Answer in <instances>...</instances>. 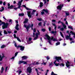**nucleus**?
<instances>
[{
	"instance_id": "obj_23",
	"label": "nucleus",
	"mask_w": 75,
	"mask_h": 75,
	"mask_svg": "<svg viewBox=\"0 0 75 75\" xmlns=\"http://www.w3.org/2000/svg\"><path fill=\"white\" fill-rule=\"evenodd\" d=\"M69 38L68 36V35H67L65 37V38L67 40H68L69 39Z\"/></svg>"
},
{
	"instance_id": "obj_31",
	"label": "nucleus",
	"mask_w": 75,
	"mask_h": 75,
	"mask_svg": "<svg viewBox=\"0 0 75 75\" xmlns=\"http://www.w3.org/2000/svg\"><path fill=\"white\" fill-rule=\"evenodd\" d=\"M68 28H70V29H71V30H73V28L72 26H69L68 27Z\"/></svg>"
},
{
	"instance_id": "obj_42",
	"label": "nucleus",
	"mask_w": 75,
	"mask_h": 75,
	"mask_svg": "<svg viewBox=\"0 0 75 75\" xmlns=\"http://www.w3.org/2000/svg\"><path fill=\"white\" fill-rule=\"evenodd\" d=\"M51 34H54V35H55V32L54 31H52L51 32Z\"/></svg>"
},
{
	"instance_id": "obj_62",
	"label": "nucleus",
	"mask_w": 75,
	"mask_h": 75,
	"mask_svg": "<svg viewBox=\"0 0 75 75\" xmlns=\"http://www.w3.org/2000/svg\"><path fill=\"white\" fill-rule=\"evenodd\" d=\"M2 57H5V56H4V53L2 54Z\"/></svg>"
},
{
	"instance_id": "obj_53",
	"label": "nucleus",
	"mask_w": 75,
	"mask_h": 75,
	"mask_svg": "<svg viewBox=\"0 0 75 75\" xmlns=\"http://www.w3.org/2000/svg\"><path fill=\"white\" fill-rule=\"evenodd\" d=\"M41 14L42 15V14H45V13H44V11H42L41 12Z\"/></svg>"
},
{
	"instance_id": "obj_15",
	"label": "nucleus",
	"mask_w": 75,
	"mask_h": 75,
	"mask_svg": "<svg viewBox=\"0 0 75 75\" xmlns=\"http://www.w3.org/2000/svg\"><path fill=\"white\" fill-rule=\"evenodd\" d=\"M70 33L72 34V35H74V37L75 38V33H74V32L72 31H70Z\"/></svg>"
},
{
	"instance_id": "obj_13",
	"label": "nucleus",
	"mask_w": 75,
	"mask_h": 75,
	"mask_svg": "<svg viewBox=\"0 0 75 75\" xmlns=\"http://www.w3.org/2000/svg\"><path fill=\"white\" fill-rule=\"evenodd\" d=\"M18 25H18V24L16 25V26H15V29L16 30H17V31H18L19 30V28H18Z\"/></svg>"
},
{
	"instance_id": "obj_30",
	"label": "nucleus",
	"mask_w": 75,
	"mask_h": 75,
	"mask_svg": "<svg viewBox=\"0 0 75 75\" xmlns=\"http://www.w3.org/2000/svg\"><path fill=\"white\" fill-rule=\"evenodd\" d=\"M60 33L61 36H62V37H63V38H64V35H63V34L62 33V32H60Z\"/></svg>"
},
{
	"instance_id": "obj_16",
	"label": "nucleus",
	"mask_w": 75,
	"mask_h": 75,
	"mask_svg": "<svg viewBox=\"0 0 75 75\" xmlns=\"http://www.w3.org/2000/svg\"><path fill=\"white\" fill-rule=\"evenodd\" d=\"M43 11H45V13H46L47 14H48V10H47L45 9H43Z\"/></svg>"
},
{
	"instance_id": "obj_3",
	"label": "nucleus",
	"mask_w": 75,
	"mask_h": 75,
	"mask_svg": "<svg viewBox=\"0 0 75 75\" xmlns=\"http://www.w3.org/2000/svg\"><path fill=\"white\" fill-rule=\"evenodd\" d=\"M23 26L27 30V31H28V30L30 28H31L32 30H34V29H33V27H34V25L33 24H31V26L30 24H29L27 26V25L25 24Z\"/></svg>"
},
{
	"instance_id": "obj_9",
	"label": "nucleus",
	"mask_w": 75,
	"mask_h": 75,
	"mask_svg": "<svg viewBox=\"0 0 75 75\" xmlns=\"http://www.w3.org/2000/svg\"><path fill=\"white\" fill-rule=\"evenodd\" d=\"M28 16L29 17L31 18L32 17V15H31V11H29L27 12Z\"/></svg>"
},
{
	"instance_id": "obj_61",
	"label": "nucleus",
	"mask_w": 75,
	"mask_h": 75,
	"mask_svg": "<svg viewBox=\"0 0 75 75\" xmlns=\"http://www.w3.org/2000/svg\"><path fill=\"white\" fill-rule=\"evenodd\" d=\"M69 40L70 41H72V38H69Z\"/></svg>"
},
{
	"instance_id": "obj_11",
	"label": "nucleus",
	"mask_w": 75,
	"mask_h": 75,
	"mask_svg": "<svg viewBox=\"0 0 75 75\" xmlns=\"http://www.w3.org/2000/svg\"><path fill=\"white\" fill-rule=\"evenodd\" d=\"M18 7L17 8H14V10H16L18 8L20 9V8H21V6H20V5H19V4H18Z\"/></svg>"
},
{
	"instance_id": "obj_48",
	"label": "nucleus",
	"mask_w": 75,
	"mask_h": 75,
	"mask_svg": "<svg viewBox=\"0 0 75 75\" xmlns=\"http://www.w3.org/2000/svg\"><path fill=\"white\" fill-rule=\"evenodd\" d=\"M48 29H49V31H51V27H49L48 28Z\"/></svg>"
},
{
	"instance_id": "obj_34",
	"label": "nucleus",
	"mask_w": 75,
	"mask_h": 75,
	"mask_svg": "<svg viewBox=\"0 0 75 75\" xmlns=\"http://www.w3.org/2000/svg\"><path fill=\"white\" fill-rule=\"evenodd\" d=\"M16 38L17 39V40H18V41H19V42H21V40H20V39H19V38L18 37H17Z\"/></svg>"
},
{
	"instance_id": "obj_20",
	"label": "nucleus",
	"mask_w": 75,
	"mask_h": 75,
	"mask_svg": "<svg viewBox=\"0 0 75 75\" xmlns=\"http://www.w3.org/2000/svg\"><path fill=\"white\" fill-rule=\"evenodd\" d=\"M23 63H24L23 61H20L18 62V64H23Z\"/></svg>"
},
{
	"instance_id": "obj_5",
	"label": "nucleus",
	"mask_w": 75,
	"mask_h": 75,
	"mask_svg": "<svg viewBox=\"0 0 75 75\" xmlns=\"http://www.w3.org/2000/svg\"><path fill=\"white\" fill-rule=\"evenodd\" d=\"M63 6H64V4H60L59 6H57V10H59V11H61Z\"/></svg>"
},
{
	"instance_id": "obj_44",
	"label": "nucleus",
	"mask_w": 75,
	"mask_h": 75,
	"mask_svg": "<svg viewBox=\"0 0 75 75\" xmlns=\"http://www.w3.org/2000/svg\"><path fill=\"white\" fill-rule=\"evenodd\" d=\"M13 36L14 38H17V37H16V34H14Z\"/></svg>"
},
{
	"instance_id": "obj_43",
	"label": "nucleus",
	"mask_w": 75,
	"mask_h": 75,
	"mask_svg": "<svg viewBox=\"0 0 75 75\" xmlns=\"http://www.w3.org/2000/svg\"><path fill=\"white\" fill-rule=\"evenodd\" d=\"M51 65H52V62H51V63H49V67H50V66H51Z\"/></svg>"
},
{
	"instance_id": "obj_18",
	"label": "nucleus",
	"mask_w": 75,
	"mask_h": 75,
	"mask_svg": "<svg viewBox=\"0 0 75 75\" xmlns=\"http://www.w3.org/2000/svg\"><path fill=\"white\" fill-rule=\"evenodd\" d=\"M12 8H14V6H13V5H11L9 7H8V9H9V8L10 9H12Z\"/></svg>"
},
{
	"instance_id": "obj_27",
	"label": "nucleus",
	"mask_w": 75,
	"mask_h": 75,
	"mask_svg": "<svg viewBox=\"0 0 75 75\" xmlns=\"http://www.w3.org/2000/svg\"><path fill=\"white\" fill-rule=\"evenodd\" d=\"M65 13L67 16H69V13H67V11H65Z\"/></svg>"
},
{
	"instance_id": "obj_36",
	"label": "nucleus",
	"mask_w": 75,
	"mask_h": 75,
	"mask_svg": "<svg viewBox=\"0 0 75 75\" xmlns=\"http://www.w3.org/2000/svg\"><path fill=\"white\" fill-rule=\"evenodd\" d=\"M60 44V42H58L56 43V45L57 46Z\"/></svg>"
},
{
	"instance_id": "obj_41",
	"label": "nucleus",
	"mask_w": 75,
	"mask_h": 75,
	"mask_svg": "<svg viewBox=\"0 0 75 75\" xmlns=\"http://www.w3.org/2000/svg\"><path fill=\"white\" fill-rule=\"evenodd\" d=\"M42 31H43V32H45V31H46V30H45V29H42Z\"/></svg>"
},
{
	"instance_id": "obj_47",
	"label": "nucleus",
	"mask_w": 75,
	"mask_h": 75,
	"mask_svg": "<svg viewBox=\"0 0 75 75\" xmlns=\"http://www.w3.org/2000/svg\"><path fill=\"white\" fill-rule=\"evenodd\" d=\"M38 37H35V38H34L33 39V40H37V39Z\"/></svg>"
},
{
	"instance_id": "obj_59",
	"label": "nucleus",
	"mask_w": 75,
	"mask_h": 75,
	"mask_svg": "<svg viewBox=\"0 0 75 75\" xmlns=\"http://www.w3.org/2000/svg\"><path fill=\"white\" fill-rule=\"evenodd\" d=\"M24 64H27V62H24H24L23 63Z\"/></svg>"
},
{
	"instance_id": "obj_14",
	"label": "nucleus",
	"mask_w": 75,
	"mask_h": 75,
	"mask_svg": "<svg viewBox=\"0 0 75 75\" xmlns=\"http://www.w3.org/2000/svg\"><path fill=\"white\" fill-rule=\"evenodd\" d=\"M28 19L26 18L25 19V21L23 22V23L24 24H25V23H28Z\"/></svg>"
},
{
	"instance_id": "obj_60",
	"label": "nucleus",
	"mask_w": 75,
	"mask_h": 75,
	"mask_svg": "<svg viewBox=\"0 0 75 75\" xmlns=\"http://www.w3.org/2000/svg\"><path fill=\"white\" fill-rule=\"evenodd\" d=\"M7 68H8V67H6L5 69V72H6V71H7Z\"/></svg>"
},
{
	"instance_id": "obj_4",
	"label": "nucleus",
	"mask_w": 75,
	"mask_h": 75,
	"mask_svg": "<svg viewBox=\"0 0 75 75\" xmlns=\"http://www.w3.org/2000/svg\"><path fill=\"white\" fill-rule=\"evenodd\" d=\"M3 25L2 26V29H5V28H7L8 25V23H6L5 22H4L3 23Z\"/></svg>"
},
{
	"instance_id": "obj_32",
	"label": "nucleus",
	"mask_w": 75,
	"mask_h": 75,
	"mask_svg": "<svg viewBox=\"0 0 75 75\" xmlns=\"http://www.w3.org/2000/svg\"><path fill=\"white\" fill-rule=\"evenodd\" d=\"M4 34L7 35V31L6 30H4Z\"/></svg>"
},
{
	"instance_id": "obj_51",
	"label": "nucleus",
	"mask_w": 75,
	"mask_h": 75,
	"mask_svg": "<svg viewBox=\"0 0 75 75\" xmlns=\"http://www.w3.org/2000/svg\"><path fill=\"white\" fill-rule=\"evenodd\" d=\"M6 2L5 1L3 3V6H6Z\"/></svg>"
},
{
	"instance_id": "obj_24",
	"label": "nucleus",
	"mask_w": 75,
	"mask_h": 75,
	"mask_svg": "<svg viewBox=\"0 0 75 75\" xmlns=\"http://www.w3.org/2000/svg\"><path fill=\"white\" fill-rule=\"evenodd\" d=\"M2 9L0 10V11H1V12H2L3 11H4V7H3V6H2Z\"/></svg>"
},
{
	"instance_id": "obj_6",
	"label": "nucleus",
	"mask_w": 75,
	"mask_h": 75,
	"mask_svg": "<svg viewBox=\"0 0 75 75\" xmlns=\"http://www.w3.org/2000/svg\"><path fill=\"white\" fill-rule=\"evenodd\" d=\"M17 48H20V50L22 51H24V50L25 47L23 46H20V45H18V46H17Z\"/></svg>"
},
{
	"instance_id": "obj_35",
	"label": "nucleus",
	"mask_w": 75,
	"mask_h": 75,
	"mask_svg": "<svg viewBox=\"0 0 75 75\" xmlns=\"http://www.w3.org/2000/svg\"><path fill=\"white\" fill-rule=\"evenodd\" d=\"M6 47V45H3L1 46V48H4V47Z\"/></svg>"
},
{
	"instance_id": "obj_40",
	"label": "nucleus",
	"mask_w": 75,
	"mask_h": 75,
	"mask_svg": "<svg viewBox=\"0 0 75 75\" xmlns=\"http://www.w3.org/2000/svg\"><path fill=\"white\" fill-rule=\"evenodd\" d=\"M37 20H38V21H42V18H38Z\"/></svg>"
},
{
	"instance_id": "obj_12",
	"label": "nucleus",
	"mask_w": 75,
	"mask_h": 75,
	"mask_svg": "<svg viewBox=\"0 0 75 75\" xmlns=\"http://www.w3.org/2000/svg\"><path fill=\"white\" fill-rule=\"evenodd\" d=\"M22 6H23V7H24L27 10H31V9L29 8H28V7H26V6H25V5H23Z\"/></svg>"
},
{
	"instance_id": "obj_64",
	"label": "nucleus",
	"mask_w": 75,
	"mask_h": 75,
	"mask_svg": "<svg viewBox=\"0 0 75 75\" xmlns=\"http://www.w3.org/2000/svg\"><path fill=\"white\" fill-rule=\"evenodd\" d=\"M15 45V47H16L17 48V45L16 44V43H15V45Z\"/></svg>"
},
{
	"instance_id": "obj_39",
	"label": "nucleus",
	"mask_w": 75,
	"mask_h": 75,
	"mask_svg": "<svg viewBox=\"0 0 75 75\" xmlns=\"http://www.w3.org/2000/svg\"><path fill=\"white\" fill-rule=\"evenodd\" d=\"M36 37H38V33H36L35 34Z\"/></svg>"
},
{
	"instance_id": "obj_8",
	"label": "nucleus",
	"mask_w": 75,
	"mask_h": 75,
	"mask_svg": "<svg viewBox=\"0 0 75 75\" xmlns=\"http://www.w3.org/2000/svg\"><path fill=\"white\" fill-rule=\"evenodd\" d=\"M58 24H59V23H61L62 25H63V27H64V29H66V28H67V26H66L64 24V23L63 22H62L61 21H59L58 22Z\"/></svg>"
},
{
	"instance_id": "obj_57",
	"label": "nucleus",
	"mask_w": 75,
	"mask_h": 75,
	"mask_svg": "<svg viewBox=\"0 0 75 75\" xmlns=\"http://www.w3.org/2000/svg\"><path fill=\"white\" fill-rule=\"evenodd\" d=\"M43 63H42V64H43L44 65H46V63H45L44 62H43Z\"/></svg>"
},
{
	"instance_id": "obj_45",
	"label": "nucleus",
	"mask_w": 75,
	"mask_h": 75,
	"mask_svg": "<svg viewBox=\"0 0 75 75\" xmlns=\"http://www.w3.org/2000/svg\"><path fill=\"white\" fill-rule=\"evenodd\" d=\"M18 52H17L15 53V57H16V56H17V54H18Z\"/></svg>"
},
{
	"instance_id": "obj_2",
	"label": "nucleus",
	"mask_w": 75,
	"mask_h": 75,
	"mask_svg": "<svg viewBox=\"0 0 75 75\" xmlns=\"http://www.w3.org/2000/svg\"><path fill=\"white\" fill-rule=\"evenodd\" d=\"M55 59L56 60L54 61V64H55L56 67L59 66V63H56V62H57V61L59 62H61V61H63V59H62V57H55Z\"/></svg>"
},
{
	"instance_id": "obj_50",
	"label": "nucleus",
	"mask_w": 75,
	"mask_h": 75,
	"mask_svg": "<svg viewBox=\"0 0 75 75\" xmlns=\"http://www.w3.org/2000/svg\"><path fill=\"white\" fill-rule=\"evenodd\" d=\"M52 22H53V23H55V22H56V20L54 19L52 20Z\"/></svg>"
},
{
	"instance_id": "obj_17",
	"label": "nucleus",
	"mask_w": 75,
	"mask_h": 75,
	"mask_svg": "<svg viewBox=\"0 0 75 75\" xmlns=\"http://www.w3.org/2000/svg\"><path fill=\"white\" fill-rule=\"evenodd\" d=\"M4 57L2 56L1 57V56L0 54V61H1L3 60V59L4 58Z\"/></svg>"
},
{
	"instance_id": "obj_28",
	"label": "nucleus",
	"mask_w": 75,
	"mask_h": 75,
	"mask_svg": "<svg viewBox=\"0 0 75 75\" xmlns=\"http://www.w3.org/2000/svg\"><path fill=\"white\" fill-rule=\"evenodd\" d=\"M42 68H43L42 67L41 68H38V69H39V70H40L41 71H44V70L42 69Z\"/></svg>"
},
{
	"instance_id": "obj_33",
	"label": "nucleus",
	"mask_w": 75,
	"mask_h": 75,
	"mask_svg": "<svg viewBox=\"0 0 75 75\" xmlns=\"http://www.w3.org/2000/svg\"><path fill=\"white\" fill-rule=\"evenodd\" d=\"M51 75H58L57 74H56L54 73L53 71L52 72V73L51 74Z\"/></svg>"
},
{
	"instance_id": "obj_56",
	"label": "nucleus",
	"mask_w": 75,
	"mask_h": 75,
	"mask_svg": "<svg viewBox=\"0 0 75 75\" xmlns=\"http://www.w3.org/2000/svg\"><path fill=\"white\" fill-rule=\"evenodd\" d=\"M46 23L45 22H44V24H43V26H44V27H45V24H46V23Z\"/></svg>"
},
{
	"instance_id": "obj_19",
	"label": "nucleus",
	"mask_w": 75,
	"mask_h": 75,
	"mask_svg": "<svg viewBox=\"0 0 75 75\" xmlns=\"http://www.w3.org/2000/svg\"><path fill=\"white\" fill-rule=\"evenodd\" d=\"M23 0H21V1H19L18 2V4H19V5H20V6H21V3L22 2H23Z\"/></svg>"
},
{
	"instance_id": "obj_54",
	"label": "nucleus",
	"mask_w": 75,
	"mask_h": 75,
	"mask_svg": "<svg viewBox=\"0 0 75 75\" xmlns=\"http://www.w3.org/2000/svg\"><path fill=\"white\" fill-rule=\"evenodd\" d=\"M4 24V22H2L1 23H0V26L2 24Z\"/></svg>"
},
{
	"instance_id": "obj_52",
	"label": "nucleus",
	"mask_w": 75,
	"mask_h": 75,
	"mask_svg": "<svg viewBox=\"0 0 75 75\" xmlns=\"http://www.w3.org/2000/svg\"><path fill=\"white\" fill-rule=\"evenodd\" d=\"M9 23L10 22H13V20H12V19H10L9 21Z\"/></svg>"
},
{
	"instance_id": "obj_7",
	"label": "nucleus",
	"mask_w": 75,
	"mask_h": 75,
	"mask_svg": "<svg viewBox=\"0 0 75 75\" xmlns=\"http://www.w3.org/2000/svg\"><path fill=\"white\" fill-rule=\"evenodd\" d=\"M27 71L29 72V74L31 73L32 72V69H31V67H28L27 69Z\"/></svg>"
},
{
	"instance_id": "obj_63",
	"label": "nucleus",
	"mask_w": 75,
	"mask_h": 75,
	"mask_svg": "<svg viewBox=\"0 0 75 75\" xmlns=\"http://www.w3.org/2000/svg\"><path fill=\"white\" fill-rule=\"evenodd\" d=\"M37 31L38 33V35H40V31H39V30H37Z\"/></svg>"
},
{
	"instance_id": "obj_10",
	"label": "nucleus",
	"mask_w": 75,
	"mask_h": 75,
	"mask_svg": "<svg viewBox=\"0 0 75 75\" xmlns=\"http://www.w3.org/2000/svg\"><path fill=\"white\" fill-rule=\"evenodd\" d=\"M28 58V57L26 56H23L22 57V59L23 60H24V59H26Z\"/></svg>"
},
{
	"instance_id": "obj_22",
	"label": "nucleus",
	"mask_w": 75,
	"mask_h": 75,
	"mask_svg": "<svg viewBox=\"0 0 75 75\" xmlns=\"http://www.w3.org/2000/svg\"><path fill=\"white\" fill-rule=\"evenodd\" d=\"M43 6V3L42 2H40V7H42Z\"/></svg>"
},
{
	"instance_id": "obj_55",
	"label": "nucleus",
	"mask_w": 75,
	"mask_h": 75,
	"mask_svg": "<svg viewBox=\"0 0 75 75\" xmlns=\"http://www.w3.org/2000/svg\"><path fill=\"white\" fill-rule=\"evenodd\" d=\"M11 33H12L11 31H8V34H11Z\"/></svg>"
},
{
	"instance_id": "obj_37",
	"label": "nucleus",
	"mask_w": 75,
	"mask_h": 75,
	"mask_svg": "<svg viewBox=\"0 0 75 75\" xmlns=\"http://www.w3.org/2000/svg\"><path fill=\"white\" fill-rule=\"evenodd\" d=\"M28 41L29 42H30V41H31V40H32V38H28Z\"/></svg>"
},
{
	"instance_id": "obj_26",
	"label": "nucleus",
	"mask_w": 75,
	"mask_h": 75,
	"mask_svg": "<svg viewBox=\"0 0 75 75\" xmlns=\"http://www.w3.org/2000/svg\"><path fill=\"white\" fill-rule=\"evenodd\" d=\"M66 67L67 68H69V67H70V66H71V65L67 64V63H66Z\"/></svg>"
},
{
	"instance_id": "obj_21",
	"label": "nucleus",
	"mask_w": 75,
	"mask_h": 75,
	"mask_svg": "<svg viewBox=\"0 0 75 75\" xmlns=\"http://www.w3.org/2000/svg\"><path fill=\"white\" fill-rule=\"evenodd\" d=\"M19 16H24V14L23 13H19L18 14Z\"/></svg>"
},
{
	"instance_id": "obj_29",
	"label": "nucleus",
	"mask_w": 75,
	"mask_h": 75,
	"mask_svg": "<svg viewBox=\"0 0 75 75\" xmlns=\"http://www.w3.org/2000/svg\"><path fill=\"white\" fill-rule=\"evenodd\" d=\"M59 65L60 67H61V66H62V67H64V66H65V64H64L62 63L60 64Z\"/></svg>"
},
{
	"instance_id": "obj_25",
	"label": "nucleus",
	"mask_w": 75,
	"mask_h": 75,
	"mask_svg": "<svg viewBox=\"0 0 75 75\" xmlns=\"http://www.w3.org/2000/svg\"><path fill=\"white\" fill-rule=\"evenodd\" d=\"M3 71H4V68L3 67H2L1 69V74H3Z\"/></svg>"
},
{
	"instance_id": "obj_58",
	"label": "nucleus",
	"mask_w": 75,
	"mask_h": 75,
	"mask_svg": "<svg viewBox=\"0 0 75 75\" xmlns=\"http://www.w3.org/2000/svg\"><path fill=\"white\" fill-rule=\"evenodd\" d=\"M33 32H34L35 33L36 32V30H35V28L33 29Z\"/></svg>"
},
{
	"instance_id": "obj_49",
	"label": "nucleus",
	"mask_w": 75,
	"mask_h": 75,
	"mask_svg": "<svg viewBox=\"0 0 75 75\" xmlns=\"http://www.w3.org/2000/svg\"><path fill=\"white\" fill-rule=\"evenodd\" d=\"M60 30L62 31L63 30H64V28H61Z\"/></svg>"
},
{
	"instance_id": "obj_46",
	"label": "nucleus",
	"mask_w": 75,
	"mask_h": 75,
	"mask_svg": "<svg viewBox=\"0 0 75 75\" xmlns=\"http://www.w3.org/2000/svg\"><path fill=\"white\" fill-rule=\"evenodd\" d=\"M46 58L47 59V60H49V59H50V58L48 56H47V57H46Z\"/></svg>"
},
{
	"instance_id": "obj_38",
	"label": "nucleus",
	"mask_w": 75,
	"mask_h": 75,
	"mask_svg": "<svg viewBox=\"0 0 75 75\" xmlns=\"http://www.w3.org/2000/svg\"><path fill=\"white\" fill-rule=\"evenodd\" d=\"M41 23H42V22H40L38 23V25L39 26H40H40H41Z\"/></svg>"
},
{
	"instance_id": "obj_1",
	"label": "nucleus",
	"mask_w": 75,
	"mask_h": 75,
	"mask_svg": "<svg viewBox=\"0 0 75 75\" xmlns=\"http://www.w3.org/2000/svg\"><path fill=\"white\" fill-rule=\"evenodd\" d=\"M45 37H46L47 38H44V39L45 40H47V39L48 41V42L50 45H51V42L52 40H53V41H57L56 38H54L53 36H52L51 37V38H50V36H49V35H48L47 34H46Z\"/></svg>"
}]
</instances>
